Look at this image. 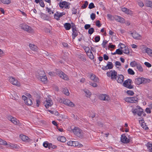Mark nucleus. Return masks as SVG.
<instances>
[{"instance_id": "46", "label": "nucleus", "mask_w": 152, "mask_h": 152, "mask_svg": "<svg viewBox=\"0 0 152 152\" xmlns=\"http://www.w3.org/2000/svg\"><path fill=\"white\" fill-rule=\"evenodd\" d=\"M126 92L130 96H132L134 94L133 91L131 90H128L126 91Z\"/></svg>"}, {"instance_id": "5", "label": "nucleus", "mask_w": 152, "mask_h": 152, "mask_svg": "<svg viewBox=\"0 0 152 152\" xmlns=\"http://www.w3.org/2000/svg\"><path fill=\"white\" fill-rule=\"evenodd\" d=\"M20 27L22 29L29 33H31L33 31L32 28L25 24H20Z\"/></svg>"}, {"instance_id": "7", "label": "nucleus", "mask_w": 152, "mask_h": 152, "mask_svg": "<svg viewBox=\"0 0 152 152\" xmlns=\"http://www.w3.org/2000/svg\"><path fill=\"white\" fill-rule=\"evenodd\" d=\"M70 4L69 3L66 2V1H63L61 2H60L59 3V6L61 8L64 7L66 9H69L70 8L69 5Z\"/></svg>"}, {"instance_id": "1", "label": "nucleus", "mask_w": 152, "mask_h": 152, "mask_svg": "<svg viewBox=\"0 0 152 152\" xmlns=\"http://www.w3.org/2000/svg\"><path fill=\"white\" fill-rule=\"evenodd\" d=\"M134 82L137 85L146 83L150 82L151 80L149 79H146L143 77H138L135 79Z\"/></svg>"}, {"instance_id": "19", "label": "nucleus", "mask_w": 152, "mask_h": 152, "mask_svg": "<svg viewBox=\"0 0 152 152\" xmlns=\"http://www.w3.org/2000/svg\"><path fill=\"white\" fill-rule=\"evenodd\" d=\"M64 27L66 30H68L70 29L71 25L70 23H66L64 24Z\"/></svg>"}, {"instance_id": "57", "label": "nucleus", "mask_w": 152, "mask_h": 152, "mask_svg": "<svg viewBox=\"0 0 152 152\" xmlns=\"http://www.w3.org/2000/svg\"><path fill=\"white\" fill-rule=\"evenodd\" d=\"M125 87H126L129 89H132L133 88V86L132 85V84H129V85H127V86H126Z\"/></svg>"}, {"instance_id": "45", "label": "nucleus", "mask_w": 152, "mask_h": 152, "mask_svg": "<svg viewBox=\"0 0 152 152\" xmlns=\"http://www.w3.org/2000/svg\"><path fill=\"white\" fill-rule=\"evenodd\" d=\"M78 35L77 31L75 32H72V39H74L75 37L77 36Z\"/></svg>"}, {"instance_id": "37", "label": "nucleus", "mask_w": 152, "mask_h": 152, "mask_svg": "<svg viewBox=\"0 0 152 152\" xmlns=\"http://www.w3.org/2000/svg\"><path fill=\"white\" fill-rule=\"evenodd\" d=\"M0 1L4 4H9L10 3V0H0Z\"/></svg>"}, {"instance_id": "14", "label": "nucleus", "mask_w": 152, "mask_h": 152, "mask_svg": "<svg viewBox=\"0 0 152 152\" xmlns=\"http://www.w3.org/2000/svg\"><path fill=\"white\" fill-rule=\"evenodd\" d=\"M90 78L91 80L94 81V82H97L99 81V79L97 77L93 74H91V75Z\"/></svg>"}, {"instance_id": "34", "label": "nucleus", "mask_w": 152, "mask_h": 152, "mask_svg": "<svg viewBox=\"0 0 152 152\" xmlns=\"http://www.w3.org/2000/svg\"><path fill=\"white\" fill-rule=\"evenodd\" d=\"M136 66L137 68V69L140 72L143 71V69L140 64L138 63Z\"/></svg>"}, {"instance_id": "27", "label": "nucleus", "mask_w": 152, "mask_h": 152, "mask_svg": "<svg viewBox=\"0 0 152 152\" xmlns=\"http://www.w3.org/2000/svg\"><path fill=\"white\" fill-rule=\"evenodd\" d=\"M86 94L85 95L87 97H90L91 95V93L88 89H85L84 90Z\"/></svg>"}, {"instance_id": "22", "label": "nucleus", "mask_w": 152, "mask_h": 152, "mask_svg": "<svg viewBox=\"0 0 152 152\" xmlns=\"http://www.w3.org/2000/svg\"><path fill=\"white\" fill-rule=\"evenodd\" d=\"M108 69H112L113 67V65L111 62L108 61L107 65Z\"/></svg>"}, {"instance_id": "39", "label": "nucleus", "mask_w": 152, "mask_h": 152, "mask_svg": "<svg viewBox=\"0 0 152 152\" xmlns=\"http://www.w3.org/2000/svg\"><path fill=\"white\" fill-rule=\"evenodd\" d=\"M94 29L93 28H90L88 30V33L89 34L91 35L94 32Z\"/></svg>"}, {"instance_id": "60", "label": "nucleus", "mask_w": 152, "mask_h": 152, "mask_svg": "<svg viewBox=\"0 0 152 152\" xmlns=\"http://www.w3.org/2000/svg\"><path fill=\"white\" fill-rule=\"evenodd\" d=\"M13 123L15 124H17V122L16 121V119L15 118H13L11 121Z\"/></svg>"}, {"instance_id": "56", "label": "nucleus", "mask_w": 152, "mask_h": 152, "mask_svg": "<svg viewBox=\"0 0 152 152\" xmlns=\"http://www.w3.org/2000/svg\"><path fill=\"white\" fill-rule=\"evenodd\" d=\"M108 41L106 40H104L103 41L102 43V46L103 47V48H105V45L107 43Z\"/></svg>"}, {"instance_id": "6", "label": "nucleus", "mask_w": 152, "mask_h": 152, "mask_svg": "<svg viewBox=\"0 0 152 152\" xmlns=\"http://www.w3.org/2000/svg\"><path fill=\"white\" fill-rule=\"evenodd\" d=\"M56 73L57 75L62 79L65 80H66L68 79L67 76L64 74L63 72L60 70L56 69Z\"/></svg>"}, {"instance_id": "10", "label": "nucleus", "mask_w": 152, "mask_h": 152, "mask_svg": "<svg viewBox=\"0 0 152 152\" xmlns=\"http://www.w3.org/2000/svg\"><path fill=\"white\" fill-rule=\"evenodd\" d=\"M131 34L133 38L135 39H140L141 36L138 33H137L135 31H134L132 33H131Z\"/></svg>"}, {"instance_id": "63", "label": "nucleus", "mask_w": 152, "mask_h": 152, "mask_svg": "<svg viewBox=\"0 0 152 152\" xmlns=\"http://www.w3.org/2000/svg\"><path fill=\"white\" fill-rule=\"evenodd\" d=\"M72 14H76L77 13V9L74 7L72 10Z\"/></svg>"}, {"instance_id": "54", "label": "nucleus", "mask_w": 152, "mask_h": 152, "mask_svg": "<svg viewBox=\"0 0 152 152\" xmlns=\"http://www.w3.org/2000/svg\"><path fill=\"white\" fill-rule=\"evenodd\" d=\"M96 15L94 13H92L90 15V17L92 20H94L95 18Z\"/></svg>"}, {"instance_id": "18", "label": "nucleus", "mask_w": 152, "mask_h": 152, "mask_svg": "<svg viewBox=\"0 0 152 152\" xmlns=\"http://www.w3.org/2000/svg\"><path fill=\"white\" fill-rule=\"evenodd\" d=\"M38 79L44 83L47 82V77L46 75L42 76H40V77Z\"/></svg>"}, {"instance_id": "61", "label": "nucleus", "mask_w": 152, "mask_h": 152, "mask_svg": "<svg viewBox=\"0 0 152 152\" xmlns=\"http://www.w3.org/2000/svg\"><path fill=\"white\" fill-rule=\"evenodd\" d=\"M18 146L16 144H11V148H15L18 149Z\"/></svg>"}, {"instance_id": "28", "label": "nucleus", "mask_w": 152, "mask_h": 152, "mask_svg": "<svg viewBox=\"0 0 152 152\" xmlns=\"http://www.w3.org/2000/svg\"><path fill=\"white\" fill-rule=\"evenodd\" d=\"M145 5L147 7L152 8V1L149 0H146Z\"/></svg>"}, {"instance_id": "31", "label": "nucleus", "mask_w": 152, "mask_h": 152, "mask_svg": "<svg viewBox=\"0 0 152 152\" xmlns=\"http://www.w3.org/2000/svg\"><path fill=\"white\" fill-rule=\"evenodd\" d=\"M20 137L23 141H26L28 139V137L24 135H20Z\"/></svg>"}, {"instance_id": "32", "label": "nucleus", "mask_w": 152, "mask_h": 152, "mask_svg": "<svg viewBox=\"0 0 152 152\" xmlns=\"http://www.w3.org/2000/svg\"><path fill=\"white\" fill-rule=\"evenodd\" d=\"M138 64V63L137 61H134L131 62L130 65L132 67H134L136 66Z\"/></svg>"}, {"instance_id": "48", "label": "nucleus", "mask_w": 152, "mask_h": 152, "mask_svg": "<svg viewBox=\"0 0 152 152\" xmlns=\"http://www.w3.org/2000/svg\"><path fill=\"white\" fill-rule=\"evenodd\" d=\"M139 111H140V112L138 113L137 114L138 116H140L141 115L144 113L143 110L142 108L140 109V110H139Z\"/></svg>"}, {"instance_id": "33", "label": "nucleus", "mask_w": 152, "mask_h": 152, "mask_svg": "<svg viewBox=\"0 0 152 152\" xmlns=\"http://www.w3.org/2000/svg\"><path fill=\"white\" fill-rule=\"evenodd\" d=\"M39 14L40 15L41 18L44 19V20L47 19L46 18L48 17V16L46 14L43 13L41 12H40Z\"/></svg>"}, {"instance_id": "23", "label": "nucleus", "mask_w": 152, "mask_h": 152, "mask_svg": "<svg viewBox=\"0 0 152 152\" xmlns=\"http://www.w3.org/2000/svg\"><path fill=\"white\" fill-rule=\"evenodd\" d=\"M145 51L149 55L152 56V50L149 48H147L145 49Z\"/></svg>"}, {"instance_id": "43", "label": "nucleus", "mask_w": 152, "mask_h": 152, "mask_svg": "<svg viewBox=\"0 0 152 152\" xmlns=\"http://www.w3.org/2000/svg\"><path fill=\"white\" fill-rule=\"evenodd\" d=\"M88 2L86 1H85L84 4H83V5L81 6V7L83 9H85L87 7V6L88 5Z\"/></svg>"}, {"instance_id": "8", "label": "nucleus", "mask_w": 152, "mask_h": 152, "mask_svg": "<svg viewBox=\"0 0 152 152\" xmlns=\"http://www.w3.org/2000/svg\"><path fill=\"white\" fill-rule=\"evenodd\" d=\"M121 140L123 143H128L129 142L130 140L127 137L125 134H123L121 135Z\"/></svg>"}, {"instance_id": "17", "label": "nucleus", "mask_w": 152, "mask_h": 152, "mask_svg": "<svg viewBox=\"0 0 152 152\" xmlns=\"http://www.w3.org/2000/svg\"><path fill=\"white\" fill-rule=\"evenodd\" d=\"M141 118L142 119L141 120H139V123L141 124V126L143 129H145V130L148 129V127H145L144 126V125L145 124L143 118Z\"/></svg>"}, {"instance_id": "53", "label": "nucleus", "mask_w": 152, "mask_h": 152, "mask_svg": "<svg viewBox=\"0 0 152 152\" xmlns=\"http://www.w3.org/2000/svg\"><path fill=\"white\" fill-rule=\"evenodd\" d=\"M96 25L99 27L101 26L102 24L100 23V22L99 20H97L96 22Z\"/></svg>"}, {"instance_id": "24", "label": "nucleus", "mask_w": 152, "mask_h": 152, "mask_svg": "<svg viewBox=\"0 0 152 152\" xmlns=\"http://www.w3.org/2000/svg\"><path fill=\"white\" fill-rule=\"evenodd\" d=\"M57 140L62 142H65L66 140L65 137L63 136L58 137L57 138Z\"/></svg>"}, {"instance_id": "58", "label": "nucleus", "mask_w": 152, "mask_h": 152, "mask_svg": "<svg viewBox=\"0 0 152 152\" xmlns=\"http://www.w3.org/2000/svg\"><path fill=\"white\" fill-rule=\"evenodd\" d=\"M144 64L148 67H150L151 66V65L149 63L145 62L144 63Z\"/></svg>"}, {"instance_id": "20", "label": "nucleus", "mask_w": 152, "mask_h": 152, "mask_svg": "<svg viewBox=\"0 0 152 152\" xmlns=\"http://www.w3.org/2000/svg\"><path fill=\"white\" fill-rule=\"evenodd\" d=\"M29 46L30 49L32 50L36 51L37 50V47L34 45L30 44L29 45Z\"/></svg>"}, {"instance_id": "13", "label": "nucleus", "mask_w": 152, "mask_h": 152, "mask_svg": "<svg viewBox=\"0 0 152 152\" xmlns=\"http://www.w3.org/2000/svg\"><path fill=\"white\" fill-rule=\"evenodd\" d=\"M43 146L45 148H48L50 149L52 145L51 143H49L47 141H45L43 142Z\"/></svg>"}, {"instance_id": "26", "label": "nucleus", "mask_w": 152, "mask_h": 152, "mask_svg": "<svg viewBox=\"0 0 152 152\" xmlns=\"http://www.w3.org/2000/svg\"><path fill=\"white\" fill-rule=\"evenodd\" d=\"M146 146L149 151L152 152V144L150 142H148L146 144Z\"/></svg>"}, {"instance_id": "12", "label": "nucleus", "mask_w": 152, "mask_h": 152, "mask_svg": "<svg viewBox=\"0 0 152 152\" xmlns=\"http://www.w3.org/2000/svg\"><path fill=\"white\" fill-rule=\"evenodd\" d=\"M117 79H116L118 83H122L124 81V76L122 75H117Z\"/></svg>"}, {"instance_id": "3", "label": "nucleus", "mask_w": 152, "mask_h": 152, "mask_svg": "<svg viewBox=\"0 0 152 152\" xmlns=\"http://www.w3.org/2000/svg\"><path fill=\"white\" fill-rule=\"evenodd\" d=\"M106 74L108 77H111V78L113 80H116L117 77V73L115 70H111L109 72H107Z\"/></svg>"}, {"instance_id": "42", "label": "nucleus", "mask_w": 152, "mask_h": 152, "mask_svg": "<svg viewBox=\"0 0 152 152\" xmlns=\"http://www.w3.org/2000/svg\"><path fill=\"white\" fill-rule=\"evenodd\" d=\"M54 18L57 20H59V18L58 17V12H57L56 13H55L54 15Z\"/></svg>"}, {"instance_id": "41", "label": "nucleus", "mask_w": 152, "mask_h": 152, "mask_svg": "<svg viewBox=\"0 0 152 152\" xmlns=\"http://www.w3.org/2000/svg\"><path fill=\"white\" fill-rule=\"evenodd\" d=\"M116 53L117 54L121 55L123 54L122 51V50L120 49H118L116 50Z\"/></svg>"}, {"instance_id": "40", "label": "nucleus", "mask_w": 152, "mask_h": 152, "mask_svg": "<svg viewBox=\"0 0 152 152\" xmlns=\"http://www.w3.org/2000/svg\"><path fill=\"white\" fill-rule=\"evenodd\" d=\"M63 92L64 94L67 96H68L69 95L68 90L66 88H64L63 90Z\"/></svg>"}, {"instance_id": "35", "label": "nucleus", "mask_w": 152, "mask_h": 152, "mask_svg": "<svg viewBox=\"0 0 152 152\" xmlns=\"http://www.w3.org/2000/svg\"><path fill=\"white\" fill-rule=\"evenodd\" d=\"M128 72L129 74L131 75H134L135 73L132 69L129 68L128 70Z\"/></svg>"}, {"instance_id": "44", "label": "nucleus", "mask_w": 152, "mask_h": 152, "mask_svg": "<svg viewBox=\"0 0 152 152\" xmlns=\"http://www.w3.org/2000/svg\"><path fill=\"white\" fill-rule=\"evenodd\" d=\"M121 10L123 12H125L126 13H129V10L126 8L124 7L122 8Z\"/></svg>"}, {"instance_id": "36", "label": "nucleus", "mask_w": 152, "mask_h": 152, "mask_svg": "<svg viewBox=\"0 0 152 152\" xmlns=\"http://www.w3.org/2000/svg\"><path fill=\"white\" fill-rule=\"evenodd\" d=\"M70 103H71V102L68 99H65L64 102V104L69 106Z\"/></svg>"}, {"instance_id": "52", "label": "nucleus", "mask_w": 152, "mask_h": 152, "mask_svg": "<svg viewBox=\"0 0 152 152\" xmlns=\"http://www.w3.org/2000/svg\"><path fill=\"white\" fill-rule=\"evenodd\" d=\"M89 84L94 87H96L97 86V84L96 83H93L90 82Z\"/></svg>"}, {"instance_id": "25", "label": "nucleus", "mask_w": 152, "mask_h": 152, "mask_svg": "<svg viewBox=\"0 0 152 152\" xmlns=\"http://www.w3.org/2000/svg\"><path fill=\"white\" fill-rule=\"evenodd\" d=\"M140 109H142V108L139 107L137 108H136L134 109H132V111L134 115H135L138 113L139 112H140L139 110H140Z\"/></svg>"}, {"instance_id": "55", "label": "nucleus", "mask_w": 152, "mask_h": 152, "mask_svg": "<svg viewBox=\"0 0 152 152\" xmlns=\"http://www.w3.org/2000/svg\"><path fill=\"white\" fill-rule=\"evenodd\" d=\"M107 16H108V18L111 20H114V19H114V16H113L110 14H108L107 15Z\"/></svg>"}, {"instance_id": "11", "label": "nucleus", "mask_w": 152, "mask_h": 152, "mask_svg": "<svg viewBox=\"0 0 152 152\" xmlns=\"http://www.w3.org/2000/svg\"><path fill=\"white\" fill-rule=\"evenodd\" d=\"M114 19H115L114 20L121 23H123L124 21V18L118 15H115Z\"/></svg>"}, {"instance_id": "16", "label": "nucleus", "mask_w": 152, "mask_h": 152, "mask_svg": "<svg viewBox=\"0 0 152 152\" xmlns=\"http://www.w3.org/2000/svg\"><path fill=\"white\" fill-rule=\"evenodd\" d=\"M99 98L101 100L107 101L108 100V97L105 94H102L99 97Z\"/></svg>"}, {"instance_id": "59", "label": "nucleus", "mask_w": 152, "mask_h": 152, "mask_svg": "<svg viewBox=\"0 0 152 152\" xmlns=\"http://www.w3.org/2000/svg\"><path fill=\"white\" fill-rule=\"evenodd\" d=\"M127 85H129V82L128 81V79L125 80L124 82L123 83V85L125 87L126 86H127Z\"/></svg>"}, {"instance_id": "38", "label": "nucleus", "mask_w": 152, "mask_h": 152, "mask_svg": "<svg viewBox=\"0 0 152 152\" xmlns=\"http://www.w3.org/2000/svg\"><path fill=\"white\" fill-rule=\"evenodd\" d=\"M0 144L5 145H7V143L5 141L0 139Z\"/></svg>"}, {"instance_id": "51", "label": "nucleus", "mask_w": 152, "mask_h": 152, "mask_svg": "<svg viewBox=\"0 0 152 152\" xmlns=\"http://www.w3.org/2000/svg\"><path fill=\"white\" fill-rule=\"evenodd\" d=\"M79 143V142L77 141H73L72 146H78Z\"/></svg>"}, {"instance_id": "15", "label": "nucleus", "mask_w": 152, "mask_h": 152, "mask_svg": "<svg viewBox=\"0 0 152 152\" xmlns=\"http://www.w3.org/2000/svg\"><path fill=\"white\" fill-rule=\"evenodd\" d=\"M53 104L52 101L50 99H48L47 100L46 103L45 105V106L46 108L51 106Z\"/></svg>"}, {"instance_id": "49", "label": "nucleus", "mask_w": 152, "mask_h": 152, "mask_svg": "<svg viewBox=\"0 0 152 152\" xmlns=\"http://www.w3.org/2000/svg\"><path fill=\"white\" fill-rule=\"evenodd\" d=\"M94 7V4L93 2L91 3L89 5L88 8L90 9H92Z\"/></svg>"}, {"instance_id": "4", "label": "nucleus", "mask_w": 152, "mask_h": 152, "mask_svg": "<svg viewBox=\"0 0 152 152\" xmlns=\"http://www.w3.org/2000/svg\"><path fill=\"white\" fill-rule=\"evenodd\" d=\"M138 99L136 97H126L124 98L126 102L130 103H136L138 101Z\"/></svg>"}, {"instance_id": "47", "label": "nucleus", "mask_w": 152, "mask_h": 152, "mask_svg": "<svg viewBox=\"0 0 152 152\" xmlns=\"http://www.w3.org/2000/svg\"><path fill=\"white\" fill-rule=\"evenodd\" d=\"M46 11L50 14H53L54 13L50 9L48 8V7H46Z\"/></svg>"}, {"instance_id": "29", "label": "nucleus", "mask_w": 152, "mask_h": 152, "mask_svg": "<svg viewBox=\"0 0 152 152\" xmlns=\"http://www.w3.org/2000/svg\"><path fill=\"white\" fill-rule=\"evenodd\" d=\"M38 75L37 76V78H39L40 77V76H45V74L43 70L40 71H39L38 73Z\"/></svg>"}, {"instance_id": "62", "label": "nucleus", "mask_w": 152, "mask_h": 152, "mask_svg": "<svg viewBox=\"0 0 152 152\" xmlns=\"http://www.w3.org/2000/svg\"><path fill=\"white\" fill-rule=\"evenodd\" d=\"M40 6L42 7H44L45 4L42 0H41L39 2Z\"/></svg>"}, {"instance_id": "2", "label": "nucleus", "mask_w": 152, "mask_h": 152, "mask_svg": "<svg viewBox=\"0 0 152 152\" xmlns=\"http://www.w3.org/2000/svg\"><path fill=\"white\" fill-rule=\"evenodd\" d=\"M73 132L77 137H82V130L78 127H75L74 129H72Z\"/></svg>"}, {"instance_id": "64", "label": "nucleus", "mask_w": 152, "mask_h": 152, "mask_svg": "<svg viewBox=\"0 0 152 152\" xmlns=\"http://www.w3.org/2000/svg\"><path fill=\"white\" fill-rule=\"evenodd\" d=\"M103 58L104 60L106 61L109 58L108 56L105 54L104 55Z\"/></svg>"}, {"instance_id": "21", "label": "nucleus", "mask_w": 152, "mask_h": 152, "mask_svg": "<svg viewBox=\"0 0 152 152\" xmlns=\"http://www.w3.org/2000/svg\"><path fill=\"white\" fill-rule=\"evenodd\" d=\"M122 50L123 53H124L126 54H128L129 53V51L128 48L126 47L125 46V47H124L123 49Z\"/></svg>"}, {"instance_id": "9", "label": "nucleus", "mask_w": 152, "mask_h": 152, "mask_svg": "<svg viewBox=\"0 0 152 152\" xmlns=\"http://www.w3.org/2000/svg\"><path fill=\"white\" fill-rule=\"evenodd\" d=\"M9 81L13 85L16 86H18L19 85V83L18 82L17 80H15L14 78L12 77H9Z\"/></svg>"}, {"instance_id": "30", "label": "nucleus", "mask_w": 152, "mask_h": 152, "mask_svg": "<svg viewBox=\"0 0 152 152\" xmlns=\"http://www.w3.org/2000/svg\"><path fill=\"white\" fill-rule=\"evenodd\" d=\"M26 104L28 105H31L32 104V100L29 98H28L25 102Z\"/></svg>"}, {"instance_id": "50", "label": "nucleus", "mask_w": 152, "mask_h": 152, "mask_svg": "<svg viewBox=\"0 0 152 152\" xmlns=\"http://www.w3.org/2000/svg\"><path fill=\"white\" fill-rule=\"evenodd\" d=\"M100 37L99 36H96L95 38V41L96 42H99L100 40Z\"/></svg>"}]
</instances>
